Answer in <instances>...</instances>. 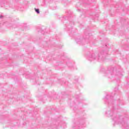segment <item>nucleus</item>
Masks as SVG:
<instances>
[{
  "mask_svg": "<svg viewBox=\"0 0 129 129\" xmlns=\"http://www.w3.org/2000/svg\"><path fill=\"white\" fill-rule=\"evenodd\" d=\"M35 12H36V13H37V14H40V12L39 11V9H35Z\"/></svg>",
  "mask_w": 129,
  "mask_h": 129,
  "instance_id": "obj_1",
  "label": "nucleus"
}]
</instances>
